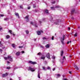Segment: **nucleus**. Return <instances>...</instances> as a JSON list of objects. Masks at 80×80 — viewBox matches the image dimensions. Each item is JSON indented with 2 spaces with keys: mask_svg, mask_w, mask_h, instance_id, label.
I'll use <instances>...</instances> for the list:
<instances>
[{
  "mask_svg": "<svg viewBox=\"0 0 80 80\" xmlns=\"http://www.w3.org/2000/svg\"><path fill=\"white\" fill-rule=\"evenodd\" d=\"M65 37V35H63L62 36V38H61V42L62 45H65V43H64V41H63L64 40Z\"/></svg>",
  "mask_w": 80,
  "mask_h": 80,
  "instance_id": "obj_1",
  "label": "nucleus"
},
{
  "mask_svg": "<svg viewBox=\"0 0 80 80\" xmlns=\"http://www.w3.org/2000/svg\"><path fill=\"white\" fill-rule=\"evenodd\" d=\"M7 58L9 59V61H11V62H13V59L11 56H8Z\"/></svg>",
  "mask_w": 80,
  "mask_h": 80,
  "instance_id": "obj_2",
  "label": "nucleus"
},
{
  "mask_svg": "<svg viewBox=\"0 0 80 80\" xmlns=\"http://www.w3.org/2000/svg\"><path fill=\"white\" fill-rule=\"evenodd\" d=\"M28 63H31V64H33V65L37 64V62H32V61H29Z\"/></svg>",
  "mask_w": 80,
  "mask_h": 80,
  "instance_id": "obj_3",
  "label": "nucleus"
},
{
  "mask_svg": "<svg viewBox=\"0 0 80 80\" xmlns=\"http://www.w3.org/2000/svg\"><path fill=\"white\" fill-rule=\"evenodd\" d=\"M28 17H29V16H26L25 17V19H26V21L27 22H28V21H29V18H28Z\"/></svg>",
  "mask_w": 80,
  "mask_h": 80,
  "instance_id": "obj_4",
  "label": "nucleus"
},
{
  "mask_svg": "<svg viewBox=\"0 0 80 80\" xmlns=\"http://www.w3.org/2000/svg\"><path fill=\"white\" fill-rule=\"evenodd\" d=\"M29 70H31V71L32 72H34L35 70V69L32 68L31 67H29Z\"/></svg>",
  "mask_w": 80,
  "mask_h": 80,
  "instance_id": "obj_5",
  "label": "nucleus"
},
{
  "mask_svg": "<svg viewBox=\"0 0 80 80\" xmlns=\"http://www.w3.org/2000/svg\"><path fill=\"white\" fill-rule=\"evenodd\" d=\"M75 8H73V9H72L71 11V13L72 15L73 13H74V12H75Z\"/></svg>",
  "mask_w": 80,
  "mask_h": 80,
  "instance_id": "obj_6",
  "label": "nucleus"
},
{
  "mask_svg": "<svg viewBox=\"0 0 80 80\" xmlns=\"http://www.w3.org/2000/svg\"><path fill=\"white\" fill-rule=\"evenodd\" d=\"M8 75V74L7 73H6L4 74H2V77H7Z\"/></svg>",
  "mask_w": 80,
  "mask_h": 80,
  "instance_id": "obj_7",
  "label": "nucleus"
},
{
  "mask_svg": "<svg viewBox=\"0 0 80 80\" xmlns=\"http://www.w3.org/2000/svg\"><path fill=\"white\" fill-rule=\"evenodd\" d=\"M47 57L48 59H50V53H48L47 54Z\"/></svg>",
  "mask_w": 80,
  "mask_h": 80,
  "instance_id": "obj_8",
  "label": "nucleus"
},
{
  "mask_svg": "<svg viewBox=\"0 0 80 80\" xmlns=\"http://www.w3.org/2000/svg\"><path fill=\"white\" fill-rule=\"evenodd\" d=\"M15 15H16V16H17L18 17V18H19V15L18 14V13L17 12H15Z\"/></svg>",
  "mask_w": 80,
  "mask_h": 80,
  "instance_id": "obj_9",
  "label": "nucleus"
},
{
  "mask_svg": "<svg viewBox=\"0 0 80 80\" xmlns=\"http://www.w3.org/2000/svg\"><path fill=\"white\" fill-rule=\"evenodd\" d=\"M74 67L75 68L76 70H78L79 69L78 68V67L77 66V65H74Z\"/></svg>",
  "mask_w": 80,
  "mask_h": 80,
  "instance_id": "obj_10",
  "label": "nucleus"
},
{
  "mask_svg": "<svg viewBox=\"0 0 80 80\" xmlns=\"http://www.w3.org/2000/svg\"><path fill=\"white\" fill-rule=\"evenodd\" d=\"M37 33L38 35H41V32H40V31H38V32H37Z\"/></svg>",
  "mask_w": 80,
  "mask_h": 80,
  "instance_id": "obj_11",
  "label": "nucleus"
},
{
  "mask_svg": "<svg viewBox=\"0 0 80 80\" xmlns=\"http://www.w3.org/2000/svg\"><path fill=\"white\" fill-rule=\"evenodd\" d=\"M45 12L47 14H49V13L48 12V10H45Z\"/></svg>",
  "mask_w": 80,
  "mask_h": 80,
  "instance_id": "obj_12",
  "label": "nucleus"
},
{
  "mask_svg": "<svg viewBox=\"0 0 80 80\" xmlns=\"http://www.w3.org/2000/svg\"><path fill=\"white\" fill-rule=\"evenodd\" d=\"M57 21L58 23H60V22H61V20L58 19L57 20Z\"/></svg>",
  "mask_w": 80,
  "mask_h": 80,
  "instance_id": "obj_13",
  "label": "nucleus"
},
{
  "mask_svg": "<svg viewBox=\"0 0 80 80\" xmlns=\"http://www.w3.org/2000/svg\"><path fill=\"white\" fill-rule=\"evenodd\" d=\"M46 48H48L49 47H50V46H49V45L48 44H47L46 46H45Z\"/></svg>",
  "mask_w": 80,
  "mask_h": 80,
  "instance_id": "obj_14",
  "label": "nucleus"
},
{
  "mask_svg": "<svg viewBox=\"0 0 80 80\" xmlns=\"http://www.w3.org/2000/svg\"><path fill=\"white\" fill-rule=\"evenodd\" d=\"M20 52H17L16 53V55H17L18 56V55H20Z\"/></svg>",
  "mask_w": 80,
  "mask_h": 80,
  "instance_id": "obj_15",
  "label": "nucleus"
},
{
  "mask_svg": "<svg viewBox=\"0 0 80 80\" xmlns=\"http://www.w3.org/2000/svg\"><path fill=\"white\" fill-rule=\"evenodd\" d=\"M12 46L13 47V48H15V44H12Z\"/></svg>",
  "mask_w": 80,
  "mask_h": 80,
  "instance_id": "obj_16",
  "label": "nucleus"
},
{
  "mask_svg": "<svg viewBox=\"0 0 80 80\" xmlns=\"http://www.w3.org/2000/svg\"><path fill=\"white\" fill-rule=\"evenodd\" d=\"M10 38V36H9V35H7L6 36V38L8 39V38Z\"/></svg>",
  "mask_w": 80,
  "mask_h": 80,
  "instance_id": "obj_17",
  "label": "nucleus"
},
{
  "mask_svg": "<svg viewBox=\"0 0 80 80\" xmlns=\"http://www.w3.org/2000/svg\"><path fill=\"white\" fill-rule=\"evenodd\" d=\"M74 36L75 37H76L77 36V33H76L74 35Z\"/></svg>",
  "mask_w": 80,
  "mask_h": 80,
  "instance_id": "obj_18",
  "label": "nucleus"
},
{
  "mask_svg": "<svg viewBox=\"0 0 80 80\" xmlns=\"http://www.w3.org/2000/svg\"><path fill=\"white\" fill-rule=\"evenodd\" d=\"M61 56H63V51H61Z\"/></svg>",
  "mask_w": 80,
  "mask_h": 80,
  "instance_id": "obj_19",
  "label": "nucleus"
},
{
  "mask_svg": "<svg viewBox=\"0 0 80 80\" xmlns=\"http://www.w3.org/2000/svg\"><path fill=\"white\" fill-rule=\"evenodd\" d=\"M41 59H42L43 60H44L45 58V57H42L41 58Z\"/></svg>",
  "mask_w": 80,
  "mask_h": 80,
  "instance_id": "obj_20",
  "label": "nucleus"
},
{
  "mask_svg": "<svg viewBox=\"0 0 80 80\" xmlns=\"http://www.w3.org/2000/svg\"><path fill=\"white\" fill-rule=\"evenodd\" d=\"M34 26L35 27H36V28L38 27V26H37V23H35V25H34Z\"/></svg>",
  "mask_w": 80,
  "mask_h": 80,
  "instance_id": "obj_21",
  "label": "nucleus"
},
{
  "mask_svg": "<svg viewBox=\"0 0 80 80\" xmlns=\"http://www.w3.org/2000/svg\"><path fill=\"white\" fill-rule=\"evenodd\" d=\"M26 32L27 34H28V33H29V32L27 30L26 31Z\"/></svg>",
  "mask_w": 80,
  "mask_h": 80,
  "instance_id": "obj_22",
  "label": "nucleus"
},
{
  "mask_svg": "<svg viewBox=\"0 0 80 80\" xmlns=\"http://www.w3.org/2000/svg\"><path fill=\"white\" fill-rule=\"evenodd\" d=\"M42 68L44 70H47V69H45V67H42Z\"/></svg>",
  "mask_w": 80,
  "mask_h": 80,
  "instance_id": "obj_23",
  "label": "nucleus"
},
{
  "mask_svg": "<svg viewBox=\"0 0 80 80\" xmlns=\"http://www.w3.org/2000/svg\"><path fill=\"white\" fill-rule=\"evenodd\" d=\"M9 20V18H6L4 19V20Z\"/></svg>",
  "mask_w": 80,
  "mask_h": 80,
  "instance_id": "obj_24",
  "label": "nucleus"
},
{
  "mask_svg": "<svg viewBox=\"0 0 80 80\" xmlns=\"http://www.w3.org/2000/svg\"><path fill=\"white\" fill-rule=\"evenodd\" d=\"M54 24H55V25H58V22H54Z\"/></svg>",
  "mask_w": 80,
  "mask_h": 80,
  "instance_id": "obj_25",
  "label": "nucleus"
},
{
  "mask_svg": "<svg viewBox=\"0 0 80 80\" xmlns=\"http://www.w3.org/2000/svg\"><path fill=\"white\" fill-rule=\"evenodd\" d=\"M38 77L39 78H40V74L39 73H38Z\"/></svg>",
  "mask_w": 80,
  "mask_h": 80,
  "instance_id": "obj_26",
  "label": "nucleus"
},
{
  "mask_svg": "<svg viewBox=\"0 0 80 80\" xmlns=\"http://www.w3.org/2000/svg\"><path fill=\"white\" fill-rule=\"evenodd\" d=\"M51 39L52 40H54V36H52Z\"/></svg>",
  "mask_w": 80,
  "mask_h": 80,
  "instance_id": "obj_27",
  "label": "nucleus"
},
{
  "mask_svg": "<svg viewBox=\"0 0 80 80\" xmlns=\"http://www.w3.org/2000/svg\"><path fill=\"white\" fill-rule=\"evenodd\" d=\"M9 33H11V34H12V30H10L9 31Z\"/></svg>",
  "mask_w": 80,
  "mask_h": 80,
  "instance_id": "obj_28",
  "label": "nucleus"
},
{
  "mask_svg": "<svg viewBox=\"0 0 80 80\" xmlns=\"http://www.w3.org/2000/svg\"><path fill=\"white\" fill-rule=\"evenodd\" d=\"M19 7L20 8H21V9H23V6H19Z\"/></svg>",
  "mask_w": 80,
  "mask_h": 80,
  "instance_id": "obj_29",
  "label": "nucleus"
},
{
  "mask_svg": "<svg viewBox=\"0 0 80 80\" xmlns=\"http://www.w3.org/2000/svg\"><path fill=\"white\" fill-rule=\"evenodd\" d=\"M7 69H10V68H11L10 67H7L6 68Z\"/></svg>",
  "mask_w": 80,
  "mask_h": 80,
  "instance_id": "obj_30",
  "label": "nucleus"
},
{
  "mask_svg": "<svg viewBox=\"0 0 80 80\" xmlns=\"http://www.w3.org/2000/svg\"><path fill=\"white\" fill-rule=\"evenodd\" d=\"M35 7H36V5L35 4L33 5V8H35Z\"/></svg>",
  "mask_w": 80,
  "mask_h": 80,
  "instance_id": "obj_31",
  "label": "nucleus"
},
{
  "mask_svg": "<svg viewBox=\"0 0 80 80\" xmlns=\"http://www.w3.org/2000/svg\"><path fill=\"white\" fill-rule=\"evenodd\" d=\"M19 48H23V46H19Z\"/></svg>",
  "mask_w": 80,
  "mask_h": 80,
  "instance_id": "obj_32",
  "label": "nucleus"
},
{
  "mask_svg": "<svg viewBox=\"0 0 80 80\" xmlns=\"http://www.w3.org/2000/svg\"><path fill=\"white\" fill-rule=\"evenodd\" d=\"M30 24L31 25H33V22H31Z\"/></svg>",
  "mask_w": 80,
  "mask_h": 80,
  "instance_id": "obj_33",
  "label": "nucleus"
},
{
  "mask_svg": "<svg viewBox=\"0 0 80 80\" xmlns=\"http://www.w3.org/2000/svg\"><path fill=\"white\" fill-rule=\"evenodd\" d=\"M48 70H50V68L49 67H48L47 68Z\"/></svg>",
  "mask_w": 80,
  "mask_h": 80,
  "instance_id": "obj_34",
  "label": "nucleus"
},
{
  "mask_svg": "<svg viewBox=\"0 0 80 80\" xmlns=\"http://www.w3.org/2000/svg\"><path fill=\"white\" fill-rule=\"evenodd\" d=\"M0 16L1 17H3L4 16V15L3 14H0Z\"/></svg>",
  "mask_w": 80,
  "mask_h": 80,
  "instance_id": "obj_35",
  "label": "nucleus"
},
{
  "mask_svg": "<svg viewBox=\"0 0 80 80\" xmlns=\"http://www.w3.org/2000/svg\"><path fill=\"white\" fill-rule=\"evenodd\" d=\"M2 30V27L1 26H0V30Z\"/></svg>",
  "mask_w": 80,
  "mask_h": 80,
  "instance_id": "obj_36",
  "label": "nucleus"
},
{
  "mask_svg": "<svg viewBox=\"0 0 80 80\" xmlns=\"http://www.w3.org/2000/svg\"><path fill=\"white\" fill-rule=\"evenodd\" d=\"M2 49H0V52H1V53H2Z\"/></svg>",
  "mask_w": 80,
  "mask_h": 80,
  "instance_id": "obj_37",
  "label": "nucleus"
},
{
  "mask_svg": "<svg viewBox=\"0 0 80 80\" xmlns=\"http://www.w3.org/2000/svg\"><path fill=\"white\" fill-rule=\"evenodd\" d=\"M54 7H51V8L52 9H54Z\"/></svg>",
  "mask_w": 80,
  "mask_h": 80,
  "instance_id": "obj_38",
  "label": "nucleus"
},
{
  "mask_svg": "<svg viewBox=\"0 0 80 80\" xmlns=\"http://www.w3.org/2000/svg\"><path fill=\"white\" fill-rule=\"evenodd\" d=\"M55 8H59V6H56L55 7Z\"/></svg>",
  "mask_w": 80,
  "mask_h": 80,
  "instance_id": "obj_39",
  "label": "nucleus"
},
{
  "mask_svg": "<svg viewBox=\"0 0 80 80\" xmlns=\"http://www.w3.org/2000/svg\"><path fill=\"white\" fill-rule=\"evenodd\" d=\"M4 59H5V60H7V58H7V57H4Z\"/></svg>",
  "mask_w": 80,
  "mask_h": 80,
  "instance_id": "obj_40",
  "label": "nucleus"
},
{
  "mask_svg": "<svg viewBox=\"0 0 80 80\" xmlns=\"http://www.w3.org/2000/svg\"><path fill=\"white\" fill-rule=\"evenodd\" d=\"M55 3V1H54L53 2H52V4H54Z\"/></svg>",
  "mask_w": 80,
  "mask_h": 80,
  "instance_id": "obj_41",
  "label": "nucleus"
},
{
  "mask_svg": "<svg viewBox=\"0 0 80 80\" xmlns=\"http://www.w3.org/2000/svg\"><path fill=\"white\" fill-rule=\"evenodd\" d=\"M40 24H41V23H42V21H39Z\"/></svg>",
  "mask_w": 80,
  "mask_h": 80,
  "instance_id": "obj_42",
  "label": "nucleus"
},
{
  "mask_svg": "<svg viewBox=\"0 0 80 80\" xmlns=\"http://www.w3.org/2000/svg\"><path fill=\"white\" fill-rule=\"evenodd\" d=\"M69 73L70 74H72V71H69Z\"/></svg>",
  "mask_w": 80,
  "mask_h": 80,
  "instance_id": "obj_43",
  "label": "nucleus"
},
{
  "mask_svg": "<svg viewBox=\"0 0 80 80\" xmlns=\"http://www.w3.org/2000/svg\"><path fill=\"white\" fill-rule=\"evenodd\" d=\"M17 68H18L16 67V68H15L14 69V70H16V69H17Z\"/></svg>",
  "mask_w": 80,
  "mask_h": 80,
  "instance_id": "obj_44",
  "label": "nucleus"
},
{
  "mask_svg": "<svg viewBox=\"0 0 80 80\" xmlns=\"http://www.w3.org/2000/svg\"><path fill=\"white\" fill-rule=\"evenodd\" d=\"M57 76H58V77H59L60 76V74H58L57 75Z\"/></svg>",
  "mask_w": 80,
  "mask_h": 80,
  "instance_id": "obj_45",
  "label": "nucleus"
},
{
  "mask_svg": "<svg viewBox=\"0 0 80 80\" xmlns=\"http://www.w3.org/2000/svg\"><path fill=\"white\" fill-rule=\"evenodd\" d=\"M43 40H45V39H46V38H45V37H44L43 38Z\"/></svg>",
  "mask_w": 80,
  "mask_h": 80,
  "instance_id": "obj_46",
  "label": "nucleus"
},
{
  "mask_svg": "<svg viewBox=\"0 0 80 80\" xmlns=\"http://www.w3.org/2000/svg\"><path fill=\"white\" fill-rule=\"evenodd\" d=\"M25 53V52L23 51H22V53Z\"/></svg>",
  "mask_w": 80,
  "mask_h": 80,
  "instance_id": "obj_47",
  "label": "nucleus"
},
{
  "mask_svg": "<svg viewBox=\"0 0 80 80\" xmlns=\"http://www.w3.org/2000/svg\"><path fill=\"white\" fill-rule=\"evenodd\" d=\"M28 10H29V9H30V7H28Z\"/></svg>",
  "mask_w": 80,
  "mask_h": 80,
  "instance_id": "obj_48",
  "label": "nucleus"
},
{
  "mask_svg": "<svg viewBox=\"0 0 80 80\" xmlns=\"http://www.w3.org/2000/svg\"><path fill=\"white\" fill-rule=\"evenodd\" d=\"M69 43H70V42L68 41L67 42V44H69Z\"/></svg>",
  "mask_w": 80,
  "mask_h": 80,
  "instance_id": "obj_49",
  "label": "nucleus"
},
{
  "mask_svg": "<svg viewBox=\"0 0 80 80\" xmlns=\"http://www.w3.org/2000/svg\"><path fill=\"white\" fill-rule=\"evenodd\" d=\"M63 58L64 59H65V56H64L63 57Z\"/></svg>",
  "mask_w": 80,
  "mask_h": 80,
  "instance_id": "obj_50",
  "label": "nucleus"
},
{
  "mask_svg": "<svg viewBox=\"0 0 80 80\" xmlns=\"http://www.w3.org/2000/svg\"><path fill=\"white\" fill-rule=\"evenodd\" d=\"M5 48V47H2V49H4Z\"/></svg>",
  "mask_w": 80,
  "mask_h": 80,
  "instance_id": "obj_51",
  "label": "nucleus"
},
{
  "mask_svg": "<svg viewBox=\"0 0 80 80\" xmlns=\"http://www.w3.org/2000/svg\"><path fill=\"white\" fill-rule=\"evenodd\" d=\"M68 30H70V28L69 27L68 28Z\"/></svg>",
  "mask_w": 80,
  "mask_h": 80,
  "instance_id": "obj_52",
  "label": "nucleus"
},
{
  "mask_svg": "<svg viewBox=\"0 0 80 80\" xmlns=\"http://www.w3.org/2000/svg\"><path fill=\"white\" fill-rule=\"evenodd\" d=\"M7 62L8 63H10V62L9 61H8Z\"/></svg>",
  "mask_w": 80,
  "mask_h": 80,
  "instance_id": "obj_53",
  "label": "nucleus"
},
{
  "mask_svg": "<svg viewBox=\"0 0 80 80\" xmlns=\"http://www.w3.org/2000/svg\"><path fill=\"white\" fill-rule=\"evenodd\" d=\"M38 55H40V54H41V53H40V52L39 53H38Z\"/></svg>",
  "mask_w": 80,
  "mask_h": 80,
  "instance_id": "obj_54",
  "label": "nucleus"
},
{
  "mask_svg": "<svg viewBox=\"0 0 80 80\" xmlns=\"http://www.w3.org/2000/svg\"><path fill=\"white\" fill-rule=\"evenodd\" d=\"M71 19H72V20H73V19H74V18L73 17H72L71 18Z\"/></svg>",
  "mask_w": 80,
  "mask_h": 80,
  "instance_id": "obj_55",
  "label": "nucleus"
},
{
  "mask_svg": "<svg viewBox=\"0 0 80 80\" xmlns=\"http://www.w3.org/2000/svg\"><path fill=\"white\" fill-rule=\"evenodd\" d=\"M55 68H53V71H55Z\"/></svg>",
  "mask_w": 80,
  "mask_h": 80,
  "instance_id": "obj_56",
  "label": "nucleus"
},
{
  "mask_svg": "<svg viewBox=\"0 0 80 80\" xmlns=\"http://www.w3.org/2000/svg\"><path fill=\"white\" fill-rule=\"evenodd\" d=\"M41 32L42 33H43V31L42 30H41Z\"/></svg>",
  "mask_w": 80,
  "mask_h": 80,
  "instance_id": "obj_57",
  "label": "nucleus"
},
{
  "mask_svg": "<svg viewBox=\"0 0 80 80\" xmlns=\"http://www.w3.org/2000/svg\"><path fill=\"white\" fill-rule=\"evenodd\" d=\"M53 59H55V57H53Z\"/></svg>",
  "mask_w": 80,
  "mask_h": 80,
  "instance_id": "obj_58",
  "label": "nucleus"
},
{
  "mask_svg": "<svg viewBox=\"0 0 80 80\" xmlns=\"http://www.w3.org/2000/svg\"><path fill=\"white\" fill-rule=\"evenodd\" d=\"M64 80H68V79H66V78L64 79Z\"/></svg>",
  "mask_w": 80,
  "mask_h": 80,
  "instance_id": "obj_59",
  "label": "nucleus"
},
{
  "mask_svg": "<svg viewBox=\"0 0 80 80\" xmlns=\"http://www.w3.org/2000/svg\"><path fill=\"white\" fill-rule=\"evenodd\" d=\"M12 35H15V34L13 33L12 34Z\"/></svg>",
  "mask_w": 80,
  "mask_h": 80,
  "instance_id": "obj_60",
  "label": "nucleus"
},
{
  "mask_svg": "<svg viewBox=\"0 0 80 80\" xmlns=\"http://www.w3.org/2000/svg\"><path fill=\"white\" fill-rule=\"evenodd\" d=\"M70 58H72V56H70Z\"/></svg>",
  "mask_w": 80,
  "mask_h": 80,
  "instance_id": "obj_61",
  "label": "nucleus"
},
{
  "mask_svg": "<svg viewBox=\"0 0 80 80\" xmlns=\"http://www.w3.org/2000/svg\"><path fill=\"white\" fill-rule=\"evenodd\" d=\"M41 47H42V48H43V47L42 46H41Z\"/></svg>",
  "mask_w": 80,
  "mask_h": 80,
  "instance_id": "obj_62",
  "label": "nucleus"
},
{
  "mask_svg": "<svg viewBox=\"0 0 80 80\" xmlns=\"http://www.w3.org/2000/svg\"><path fill=\"white\" fill-rule=\"evenodd\" d=\"M34 41H36V39H34Z\"/></svg>",
  "mask_w": 80,
  "mask_h": 80,
  "instance_id": "obj_63",
  "label": "nucleus"
},
{
  "mask_svg": "<svg viewBox=\"0 0 80 80\" xmlns=\"http://www.w3.org/2000/svg\"><path fill=\"white\" fill-rule=\"evenodd\" d=\"M79 28H80V27H78V29H79Z\"/></svg>",
  "mask_w": 80,
  "mask_h": 80,
  "instance_id": "obj_64",
  "label": "nucleus"
}]
</instances>
